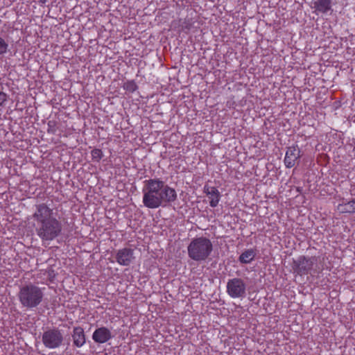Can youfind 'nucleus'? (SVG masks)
Returning <instances> with one entry per match:
<instances>
[{"label":"nucleus","mask_w":355,"mask_h":355,"mask_svg":"<svg viewBox=\"0 0 355 355\" xmlns=\"http://www.w3.org/2000/svg\"><path fill=\"white\" fill-rule=\"evenodd\" d=\"M143 203L149 209H157L171 205L178 199L175 189L159 178L146 180L142 189Z\"/></svg>","instance_id":"obj_1"},{"label":"nucleus","mask_w":355,"mask_h":355,"mask_svg":"<svg viewBox=\"0 0 355 355\" xmlns=\"http://www.w3.org/2000/svg\"><path fill=\"white\" fill-rule=\"evenodd\" d=\"M35 222V232L40 239L44 241H51L62 232V225L60 220L53 217V210L46 203L35 205L33 214Z\"/></svg>","instance_id":"obj_2"},{"label":"nucleus","mask_w":355,"mask_h":355,"mask_svg":"<svg viewBox=\"0 0 355 355\" xmlns=\"http://www.w3.org/2000/svg\"><path fill=\"white\" fill-rule=\"evenodd\" d=\"M17 297L22 307L31 309L41 304L44 293L41 288L28 283L20 287Z\"/></svg>","instance_id":"obj_3"},{"label":"nucleus","mask_w":355,"mask_h":355,"mask_svg":"<svg viewBox=\"0 0 355 355\" xmlns=\"http://www.w3.org/2000/svg\"><path fill=\"white\" fill-rule=\"evenodd\" d=\"M212 251L211 240L204 236L193 239L187 247L189 257L198 262L206 261Z\"/></svg>","instance_id":"obj_4"},{"label":"nucleus","mask_w":355,"mask_h":355,"mask_svg":"<svg viewBox=\"0 0 355 355\" xmlns=\"http://www.w3.org/2000/svg\"><path fill=\"white\" fill-rule=\"evenodd\" d=\"M42 340L46 348L57 349L62 345L64 338L61 330L53 327L44 331Z\"/></svg>","instance_id":"obj_5"},{"label":"nucleus","mask_w":355,"mask_h":355,"mask_svg":"<svg viewBox=\"0 0 355 355\" xmlns=\"http://www.w3.org/2000/svg\"><path fill=\"white\" fill-rule=\"evenodd\" d=\"M227 292L232 298H243L246 295V284L241 278L229 279L227 283Z\"/></svg>","instance_id":"obj_6"},{"label":"nucleus","mask_w":355,"mask_h":355,"mask_svg":"<svg viewBox=\"0 0 355 355\" xmlns=\"http://www.w3.org/2000/svg\"><path fill=\"white\" fill-rule=\"evenodd\" d=\"M316 261L317 259L315 257L301 256L297 260H293V269L294 272L300 276L307 275Z\"/></svg>","instance_id":"obj_7"},{"label":"nucleus","mask_w":355,"mask_h":355,"mask_svg":"<svg viewBox=\"0 0 355 355\" xmlns=\"http://www.w3.org/2000/svg\"><path fill=\"white\" fill-rule=\"evenodd\" d=\"M301 157V151L298 146H292L287 148L284 157V164L286 168H292L298 163Z\"/></svg>","instance_id":"obj_8"},{"label":"nucleus","mask_w":355,"mask_h":355,"mask_svg":"<svg viewBox=\"0 0 355 355\" xmlns=\"http://www.w3.org/2000/svg\"><path fill=\"white\" fill-rule=\"evenodd\" d=\"M133 250L130 248H123L119 250L115 255L117 263L121 266H129L134 259Z\"/></svg>","instance_id":"obj_9"},{"label":"nucleus","mask_w":355,"mask_h":355,"mask_svg":"<svg viewBox=\"0 0 355 355\" xmlns=\"http://www.w3.org/2000/svg\"><path fill=\"white\" fill-rule=\"evenodd\" d=\"M203 192L209 199V205L216 207L220 201L221 195L218 189L215 187H210L205 184L203 187Z\"/></svg>","instance_id":"obj_10"},{"label":"nucleus","mask_w":355,"mask_h":355,"mask_svg":"<svg viewBox=\"0 0 355 355\" xmlns=\"http://www.w3.org/2000/svg\"><path fill=\"white\" fill-rule=\"evenodd\" d=\"M112 337L111 331L105 327L96 329L92 334V339L96 343H105Z\"/></svg>","instance_id":"obj_11"},{"label":"nucleus","mask_w":355,"mask_h":355,"mask_svg":"<svg viewBox=\"0 0 355 355\" xmlns=\"http://www.w3.org/2000/svg\"><path fill=\"white\" fill-rule=\"evenodd\" d=\"M312 3L315 12L325 14L331 10V0H315Z\"/></svg>","instance_id":"obj_12"},{"label":"nucleus","mask_w":355,"mask_h":355,"mask_svg":"<svg viewBox=\"0 0 355 355\" xmlns=\"http://www.w3.org/2000/svg\"><path fill=\"white\" fill-rule=\"evenodd\" d=\"M73 345L77 347H81L85 343V335L84 330L80 327L73 328L72 334Z\"/></svg>","instance_id":"obj_13"},{"label":"nucleus","mask_w":355,"mask_h":355,"mask_svg":"<svg viewBox=\"0 0 355 355\" xmlns=\"http://www.w3.org/2000/svg\"><path fill=\"white\" fill-rule=\"evenodd\" d=\"M256 256L255 250L253 249H249L244 251L239 258V261L242 263H250L254 260Z\"/></svg>","instance_id":"obj_14"},{"label":"nucleus","mask_w":355,"mask_h":355,"mask_svg":"<svg viewBox=\"0 0 355 355\" xmlns=\"http://www.w3.org/2000/svg\"><path fill=\"white\" fill-rule=\"evenodd\" d=\"M342 212L354 213L355 212V199H352L343 205H340Z\"/></svg>","instance_id":"obj_15"},{"label":"nucleus","mask_w":355,"mask_h":355,"mask_svg":"<svg viewBox=\"0 0 355 355\" xmlns=\"http://www.w3.org/2000/svg\"><path fill=\"white\" fill-rule=\"evenodd\" d=\"M123 89L129 93H133L138 89V86L134 80H128L124 83Z\"/></svg>","instance_id":"obj_16"},{"label":"nucleus","mask_w":355,"mask_h":355,"mask_svg":"<svg viewBox=\"0 0 355 355\" xmlns=\"http://www.w3.org/2000/svg\"><path fill=\"white\" fill-rule=\"evenodd\" d=\"M91 155L92 159L95 162H98L103 157V153L101 149L94 148L92 150Z\"/></svg>","instance_id":"obj_17"},{"label":"nucleus","mask_w":355,"mask_h":355,"mask_svg":"<svg viewBox=\"0 0 355 355\" xmlns=\"http://www.w3.org/2000/svg\"><path fill=\"white\" fill-rule=\"evenodd\" d=\"M8 43L0 36V55H5L8 51Z\"/></svg>","instance_id":"obj_18"},{"label":"nucleus","mask_w":355,"mask_h":355,"mask_svg":"<svg viewBox=\"0 0 355 355\" xmlns=\"http://www.w3.org/2000/svg\"><path fill=\"white\" fill-rule=\"evenodd\" d=\"M193 24L189 20L184 19V21H182L180 24V28L182 31L188 32L191 30Z\"/></svg>","instance_id":"obj_19"},{"label":"nucleus","mask_w":355,"mask_h":355,"mask_svg":"<svg viewBox=\"0 0 355 355\" xmlns=\"http://www.w3.org/2000/svg\"><path fill=\"white\" fill-rule=\"evenodd\" d=\"M7 98L8 95L6 93L0 91V107L3 106L5 102L7 101Z\"/></svg>","instance_id":"obj_20"},{"label":"nucleus","mask_w":355,"mask_h":355,"mask_svg":"<svg viewBox=\"0 0 355 355\" xmlns=\"http://www.w3.org/2000/svg\"><path fill=\"white\" fill-rule=\"evenodd\" d=\"M297 191L298 192L301 193V191H302V188L297 187Z\"/></svg>","instance_id":"obj_21"}]
</instances>
